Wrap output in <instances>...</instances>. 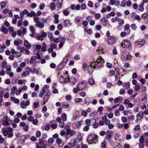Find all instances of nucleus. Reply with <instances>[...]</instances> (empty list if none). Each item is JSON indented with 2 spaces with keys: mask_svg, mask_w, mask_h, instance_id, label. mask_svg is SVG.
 I'll return each mask as SVG.
<instances>
[{
  "mask_svg": "<svg viewBox=\"0 0 148 148\" xmlns=\"http://www.w3.org/2000/svg\"><path fill=\"white\" fill-rule=\"evenodd\" d=\"M121 46L123 48H129L132 46V43L128 40H124L121 44Z\"/></svg>",
  "mask_w": 148,
  "mask_h": 148,
  "instance_id": "2",
  "label": "nucleus"
},
{
  "mask_svg": "<svg viewBox=\"0 0 148 148\" xmlns=\"http://www.w3.org/2000/svg\"><path fill=\"white\" fill-rule=\"evenodd\" d=\"M65 66V64L63 65H62L60 64H59L58 66V68L57 69V70L60 71Z\"/></svg>",
  "mask_w": 148,
  "mask_h": 148,
  "instance_id": "47",
  "label": "nucleus"
},
{
  "mask_svg": "<svg viewBox=\"0 0 148 148\" xmlns=\"http://www.w3.org/2000/svg\"><path fill=\"white\" fill-rule=\"evenodd\" d=\"M13 129L10 127H7L6 128H3L2 130V132L4 136L8 135L9 138L12 137L13 135Z\"/></svg>",
  "mask_w": 148,
  "mask_h": 148,
  "instance_id": "1",
  "label": "nucleus"
},
{
  "mask_svg": "<svg viewBox=\"0 0 148 148\" xmlns=\"http://www.w3.org/2000/svg\"><path fill=\"white\" fill-rule=\"evenodd\" d=\"M11 101H14L15 103H18L19 102V101L18 99H15L14 97H12L10 98Z\"/></svg>",
  "mask_w": 148,
  "mask_h": 148,
  "instance_id": "38",
  "label": "nucleus"
},
{
  "mask_svg": "<svg viewBox=\"0 0 148 148\" xmlns=\"http://www.w3.org/2000/svg\"><path fill=\"white\" fill-rule=\"evenodd\" d=\"M96 138L95 135H89L87 138V141L89 143V142L92 141L93 140L95 139Z\"/></svg>",
  "mask_w": 148,
  "mask_h": 148,
  "instance_id": "12",
  "label": "nucleus"
},
{
  "mask_svg": "<svg viewBox=\"0 0 148 148\" xmlns=\"http://www.w3.org/2000/svg\"><path fill=\"white\" fill-rule=\"evenodd\" d=\"M48 37L50 38V40H53V34L52 33L49 32L48 33Z\"/></svg>",
  "mask_w": 148,
  "mask_h": 148,
  "instance_id": "50",
  "label": "nucleus"
},
{
  "mask_svg": "<svg viewBox=\"0 0 148 148\" xmlns=\"http://www.w3.org/2000/svg\"><path fill=\"white\" fill-rule=\"evenodd\" d=\"M75 143L76 141L75 139H71L69 143V147L71 148L72 147H74L75 145Z\"/></svg>",
  "mask_w": 148,
  "mask_h": 148,
  "instance_id": "13",
  "label": "nucleus"
},
{
  "mask_svg": "<svg viewBox=\"0 0 148 148\" xmlns=\"http://www.w3.org/2000/svg\"><path fill=\"white\" fill-rule=\"evenodd\" d=\"M66 40V39L64 37H62L61 38V39L60 40V43L59 44V47L60 48H61L62 47L63 44L64 43V41Z\"/></svg>",
  "mask_w": 148,
  "mask_h": 148,
  "instance_id": "18",
  "label": "nucleus"
},
{
  "mask_svg": "<svg viewBox=\"0 0 148 148\" xmlns=\"http://www.w3.org/2000/svg\"><path fill=\"white\" fill-rule=\"evenodd\" d=\"M49 86L47 85H45L43 87L42 90L40 92H45L46 90L47 91L46 92H50V90H48Z\"/></svg>",
  "mask_w": 148,
  "mask_h": 148,
  "instance_id": "11",
  "label": "nucleus"
},
{
  "mask_svg": "<svg viewBox=\"0 0 148 148\" xmlns=\"http://www.w3.org/2000/svg\"><path fill=\"white\" fill-rule=\"evenodd\" d=\"M36 26L40 28H42L44 27V25L43 23H41L40 21H38L36 23Z\"/></svg>",
  "mask_w": 148,
  "mask_h": 148,
  "instance_id": "22",
  "label": "nucleus"
},
{
  "mask_svg": "<svg viewBox=\"0 0 148 148\" xmlns=\"http://www.w3.org/2000/svg\"><path fill=\"white\" fill-rule=\"evenodd\" d=\"M50 96L49 93H46L45 95H44V100L45 101H47Z\"/></svg>",
  "mask_w": 148,
  "mask_h": 148,
  "instance_id": "28",
  "label": "nucleus"
},
{
  "mask_svg": "<svg viewBox=\"0 0 148 148\" xmlns=\"http://www.w3.org/2000/svg\"><path fill=\"white\" fill-rule=\"evenodd\" d=\"M88 66V64H86V63L84 62L83 63L82 66V69L84 71H85L86 70V69L87 68Z\"/></svg>",
  "mask_w": 148,
  "mask_h": 148,
  "instance_id": "43",
  "label": "nucleus"
},
{
  "mask_svg": "<svg viewBox=\"0 0 148 148\" xmlns=\"http://www.w3.org/2000/svg\"><path fill=\"white\" fill-rule=\"evenodd\" d=\"M81 18V17L79 16L77 17L75 20V22L77 24H78V23L80 22Z\"/></svg>",
  "mask_w": 148,
  "mask_h": 148,
  "instance_id": "48",
  "label": "nucleus"
},
{
  "mask_svg": "<svg viewBox=\"0 0 148 148\" xmlns=\"http://www.w3.org/2000/svg\"><path fill=\"white\" fill-rule=\"evenodd\" d=\"M66 79V81L68 82L69 84L71 86L74 85L77 82V79L73 76L71 77L70 78L68 76Z\"/></svg>",
  "mask_w": 148,
  "mask_h": 148,
  "instance_id": "3",
  "label": "nucleus"
},
{
  "mask_svg": "<svg viewBox=\"0 0 148 148\" xmlns=\"http://www.w3.org/2000/svg\"><path fill=\"white\" fill-rule=\"evenodd\" d=\"M17 49H19L21 52H23L25 50V49L24 47H21V46L18 47V48Z\"/></svg>",
  "mask_w": 148,
  "mask_h": 148,
  "instance_id": "58",
  "label": "nucleus"
},
{
  "mask_svg": "<svg viewBox=\"0 0 148 148\" xmlns=\"http://www.w3.org/2000/svg\"><path fill=\"white\" fill-rule=\"evenodd\" d=\"M88 84L87 82L86 81H83L81 82L78 84L77 85L79 88V89L82 90V89L85 88Z\"/></svg>",
  "mask_w": 148,
  "mask_h": 148,
  "instance_id": "6",
  "label": "nucleus"
},
{
  "mask_svg": "<svg viewBox=\"0 0 148 148\" xmlns=\"http://www.w3.org/2000/svg\"><path fill=\"white\" fill-rule=\"evenodd\" d=\"M145 42V39L143 40L140 42L138 41V42H137V41H136V42H135V47L137 48L140 47L144 45Z\"/></svg>",
  "mask_w": 148,
  "mask_h": 148,
  "instance_id": "4",
  "label": "nucleus"
},
{
  "mask_svg": "<svg viewBox=\"0 0 148 148\" xmlns=\"http://www.w3.org/2000/svg\"><path fill=\"white\" fill-rule=\"evenodd\" d=\"M36 39L37 40H41V41H42L44 40L43 38L42 37V36L40 35L39 36L37 37L36 36Z\"/></svg>",
  "mask_w": 148,
  "mask_h": 148,
  "instance_id": "53",
  "label": "nucleus"
},
{
  "mask_svg": "<svg viewBox=\"0 0 148 148\" xmlns=\"http://www.w3.org/2000/svg\"><path fill=\"white\" fill-rule=\"evenodd\" d=\"M57 45L55 44L52 43L50 45V47L53 49H56L57 47Z\"/></svg>",
  "mask_w": 148,
  "mask_h": 148,
  "instance_id": "61",
  "label": "nucleus"
},
{
  "mask_svg": "<svg viewBox=\"0 0 148 148\" xmlns=\"http://www.w3.org/2000/svg\"><path fill=\"white\" fill-rule=\"evenodd\" d=\"M86 31L88 34H91L92 33V29H89L88 30H87L86 29H84V31Z\"/></svg>",
  "mask_w": 148,
  "mask_h": 148,
  "instance_id": "60",
  "label": "nucleus"
},
{
  "mask_svg": "<svg viewBox=\"0 0 148 148\" xmlns=\"http://www.w3.org/2000/svg\"><path fill=\"white\" fill-rule=\"evenodd\" d=\"M1 31L4 34H6L8 33V29L4 27V26H3L1 29H0Z\"/></svg>",
  "mask_w": 148,
  "mask_h": 148,
  "instance_id": "27",
  "label": "nucleus"
},
{
  "mask_svg": "<svg viewBox=\"0 0 148 148\" xmlns=\"http://www.w3.org/2000/svg\"><path fill=\"white\" fill-rule=\"evenodd\" d=\"M56 7V4L53 3H51L50 4V7L52 10H54Z\"/></svg>",
  "mask_w": 148,
  "mask_h": 148,
  "instance_id": "36",
  "label": "nucleus"
},
{
  "mask_svg": "<svg viewBox=\"0 0 148 148\" xmlns=\"http://www.w3.org/2000/svg\"><path fill=\"white\" fill-rule=\"evenodd\" d=\"M132 29L134 30H135L137 28V26L135 24H132L131 25Z\"/></svg>",
  "mask_w": 148,
  "mask_h": 148,
  "instance_id": "51",
  "label": "nucleus"
},
{
  "mask_svg": "<svg viewBox=\"0 0 148 148\" xmlns=\"http://www.w3.org/2000/svg\"><path fill=\"white\" fill-rule=\"evenodd\" d=\"M70 21L69 20H64V25L65 27H67L68 25L70 23Z\"/></svg>",
  "mask_w": 148,
  "mask_h": 148,
  "instance_id": "32",
  "label": "nucleus"
},
{
  "mask_svg": "<svg viewBox=\"0 0 148 148\" xmlns=\"http://www.w3.org/2000/svg\"><path fill=\"white\" fill-rule=\"evenodd\" d=\"M143 112H140L137 115V121L138 120H140L143 117Z\"/></svg>",
  "mask_w": 148,
  "mask_h": 148,
  "instance_id": "19",
  "label": "nucleus"
},
{
  "mask_svg": "<svg viewBox=\"0 0 148 148\" xmlns=\"http://www.w3.org/2000/svg\"><path fill=\"white\" fill-rule=\"evenodd\" d=\"M115 13L114 12H111L109 13L106 14V17L107 18H110V16H115Z\"/></svg>",
  "mask_w": 148,
  "mask_h": 148,
  "instance_id": "31",
  "label": "nucleus"
},
{
  "mask_svg": "<svg viewBox=\"0 0 148 148\" xmlns=\"http://www.w3.org/2000/svg\"><path fill=\"white\" fill-rule=\"evenodd\" d=\"M123 98L121 97H117L114 99V102L115 103H116L118 102H121L123 100Z\"/></svg>",
  "mask_w": 148,
  "mask_h": 148,
  "instance_id": "17",
  "label": "nucleus"
},
{
  "mask_svg": "<svg viewBox=\"0 0 148 148\" xmlns=\"http://www.w3.org/2000/svg\"><path fill=\"white\" fill-rule=\"evenodd\" d=\"M36 57L35 56H33L31 57L30 61V64H32L36 61Z\"/></svg>",
  "mask_w": 148,
  "mask_h": 148,
  "instance_id": "29",
  "label": "nucleus"
},
{
  "mask_svg": "<svg viewBox=\"0 0 148 148\" xmlns=\"http://www.w3.org/2000/svg\"><path fill=\"white\" fill-rule=\"evenodd\" d=\"M95 66H94L93 67V69H92V64H90L88 67V73L90 75L92 74V72L94 71V69H95L96 68V63H95Z\"/></svg>",
  "mask_w": 148,
  "mask_h": 148,
  "instance_id": "9",
  "label": "nucleus"
},
{
  "mask_svg": "<svg viewBox=\"0 0 148 148\" xmlns=\"http://www.w3.org/2000/svg\"><path fill=\"white\" fill-rule=\"evenodd\" d=\"M112 136L111 133L109 131L107 132L106 133V138L108 139H110Z\"/></svg>",
  "mask_w": 148,
  "mask_h": 148,
  "instance_id": "42",
  "label": "nucleus"
},
{
  "mask_svg": "<svg viewBox=\"0 0 148 148\" xmlns=\"http://www.w3.org/2000/svg\"><path fill=\"white\" fill-rule=\"evenodd\" d=\"M131 56L129 55H126L125 54H122L121 56V59L123 60H130L131 59Z\"/></svg>",
  "mask_w": 148,
  "mask_h": 148,
  "instance_id": "10",
  "label": "nucleus"
},
{
  "mask_svg": "<svg viewBox=\"0 0 148 148\" xmlns=\"http://www.w3.org/2000/svg\"><path fill=\"white\" fill-rule=\"evenodd\" d=\"M129 34V32L128 33L126 32H122L121 33L120 35L121 37H123Z\"/></svg>",
  "mask_w": 148,
  "mask_h": 148,
  "instance_id": "34",
  "label": "nucleus"
},
{
  "mask_svg": "<svg viewBox=\"0 0 148 148\" xmlns=\"http://www.w3.org/2000/svg\"><path fill=\"white\" fill-rule=\"evenodd\" d=\"M140 129V126L139 125H137L134 127V130L135 131L139 130Z\"/></svg>",
  "mask_w": 148,
  "mask_h": 148,
  "instance_id": "59",
  "label": "nucleus"
},
{
  "mask_svg": "<svg viewBox=\"0 0 148 148\" xmlns=\"http://www.w3.org/2000/svg\"><path fill=\"white\" fill-rule=\"evenodd\" d=\"M10 119L7 116H4L1 122L2 123V125H4L6 126L10 125V124L8 122L10 121Z\"/></svg>",
  "mask_w": 148,
  "mask_h": 148,
  "instance_id": "5",
  "label": "nucleus"
},
{
  "mask_svg": "<svg viewBox=\"0 0 148 148\" xmlns=\"http://www.w3.org/2000/svg\"><path fill=\"white\" fill-rule=\"evenodd\" d=\"M144 5V3L143 2H142L139 5V7L138 8V10L140 11H143L144 10V8L143 6Z\"/></svg>",
  "mask_w": 148,
  "mask_h": 148,
  "instance_id": "30",
  "label": "nucleus"
},
{
  "mask_svg": "<svg viewBox=\"0 0 148 148\" xmlns=\"http://www.w3.org/2000/svg\"><path fill=\"white\" fill-rule=\"evenodd\" d=\"M86 5L85 3H82L81 5V10H84L86 8Z\"/></svg>",
  "mask_w": 148,
  "mask_h": 148,
  "instance_id": "56",
  "label": "nucleus"
},
{
  "mask_svg": "<svg viewBox=\"0 0 148 148\" xmlns=\"http://www.w3.org/2000/svg\"><path fill=\"white\" fill-rule=\"evenodd\" d=\"M101 21L103 25L106 26L107 24L108 21L105 17H103L101 19Z\"/></svg>",
  "mask_w": 148,
  "mask_h": 148,
  "instance_id": "15",
  "label": "nucleus"
},
{
  "mask_svg": "<svg viewBox=\"0 0 148 148\" xmlns=\"http://www.w3.org/2000/svg\"><path fill=\"white\" fill-rule=\"evenodd\" d=\"M141 18L144 20H145L146 19L148 18V12H146L142 14L141 16Z\"/></svg>",
  "mask_w": 148,
  "mask_h": 148,
  "instance_id": "23",
  "label": "nucleus"
},
{
  "mask_svg": "<svg viewBox=\"0 0 148 148\" xmlns=\"http://www.w3.org/2000/svg\"><path fill=\"white\" fill-rule=\"evenodd\" d=\"M115 36H111L108 39V42L109 45H113L115 42Z\"/></svg>",
  "mask_w": 148,
  "mask_h": 148,
  "instance_id": "8",
  "label": "nucleus"
},
{
  "mask_svg": "<svg viewBox=\"0 0 148 148\" xmlns=\"http://www.w3.org/2000/svg\"><path fill=\"white\" fill-rule=\"evenodd\" d=\"M56 142L59 147H62V140L60 139H58L56 140Z\"/></svg>",
  "mask_w": 148,
  "mask_h": 148,
  "instance_id": "39",
  "label": "nucleus"
},
{
  "mask_svg": "<svg viewBox=\"0 0 148 148\" xmlns=\"http://www.w3.org/2000/svg\"><path fill=\"white\" fill-rule=\"evenodd\" d=\"M6 1H4L1 2L0 3V5L1 7V8L2 9L6 5Z\"/></svg>",
  "mask_w": 148,
  "mask_h": 148,
  "instance_id": "40",
  "label": "nucleus"
},
{
  "mask_svg": "<svg viewBox=\"0 0 148 148\" xmlns=\"http://www.w3.org/2000/svg\"><path fill=\"white\" fill-rule=\"evenodd\" d=\"M29 75V73L28 71H26L23 72V73L21 74V76L24 77V76H26Z\"/></svg>",
  "mask_w": 148,
  "mask_h": 148,
  "instance_id": "41",
  "label": "nucleus"
},
{
  "mask_svg": "<svg viewBox=\"0 0 148 148\" xmlns=\"http://www.w3.org/2000/svg\"><path fill=\"white\" fill-rule=\"evenodd\" d=\"M125 0H122L121 2V6L123 7H125Z\"/></svg>",
  "mask_w": 148,
  "mask_h": 148,
  "instance_id": "64",
  "label": "nucleus"
},
{
  "mask_svg": "<svg viewBox=\"0 0 148 148\" xmlns=\"http://www.w3.org/2000/svg\"><path fill=\"white\" fill-rule=\"evenodd\" d=\"M115 73L114 71L113 70H110L109 72V75L110 77L113 76Z\"/></svg>",
  "mask_w": 148,
  "mask_h": 148,
  "instance_id": "45",
  "label": "nucleus"
},
{
  "mask_svg": "<svg viewBox=\"0 0 148 148\" xmlns=\"http://www.w3.org/2000/svg\"><path fill=\"white\" fill-rule=\"evenodd\" d=\"M118 21L119 22H120L118 23V24L119 26L121 25L124 23V21L123 19H119L118 20Z\"/></svg>",
  "mask_w": 148,
  "mask_h": 148,
  "instance_id": "55",
  "label": "nucleus"
},
{
  "mask_svg": "<svg viewBox=\"0 0 148 148\" xmlns=\"http://www.w3.org/2000/svg\"><path fill=\"white\" fill-rule=\"evenodd\" d=\"M45 6V4L44 3H42L40 4L39 6V9L40 10H42L44 9Z\"/></svg>",
  "mask_w": 148,
  "mask_h": 148,
  "instance_id": "52",
  "label": "nucleus"
},
{
  "mask_svg": "<svg viewBox=\"0 0 148 148\" xmlns=\"http://www.w3.org/2000/svg\"><path fill=\"white\" fill-rule=\"evenodd\" d=\"M23 129L25 131H27L29 129V126L28 125H25L23 128Z\"/></svg>",
  "mask_w": 148,
  "mask_h": 148,
  "instance_id": "63",
  "label": "nucleus"
},
{
  "mask_svg": "<svg viewBox=\"0 0 148 148\" xmlns=\"http://www.w3.org/2000/svg\"><path fill=\"white\" fill-rule=\"evenodd\" d=\"M101 147L102 148H105L106 146V143L105 141H103V142L101 143Z\"/></svg>",
  "mask_w": 148,
  "mask_h": 148,
  "instance_id": "57",
  "label": "nucleus"
},
{
  "mask_svg": "<svg viewBox=\"0 0 148 148\" xmlns=\"http://www.w3.org/2000/svg\"><path fill=\"white\" fill-rule=\"evenodd\" d=\"M24 46L27 49H29L31 47V45L29 43L28 41L26 40H24Z\"/></svg>",
  "mask_w": 148,
  "mask_h": 148,
  "instance_id": "20",
  "label": "nucleus"
},
{
  "mask_svg": "<svg viewBox=\"0 0 148 148\" xmlns=\"http://www.w3.org/2000/svg\"><path fill=\"white\" fill-rule=\"evenodd\" d=\"M63 0H58L57 3L56 5L58 8H61L63 3Z\"/></svg>",
  "mask_w": 148,
  "mask_h": 148,
  "instance_id": "16",
  "label": "nucleus"
},
{
  "mask_svg": "<svg viewBox=\"0 0 148 148\" xmlns=\"http://www.w3.org/2000/svg\"><path fill=\"white\" fill-rule=\"evenodd\" d=\"M11 92H16L17 91V88L16 86H14L11 89Z\"/></svg>",
  "mask_w": 148,
  "mask_h": 148,
  "instance_id": "49",
  "label": "nucleus"
},
{
  "mask_svg": "<svg viewBox=\"0 0 148 148\" xmlns=\"http://www.w3.org/2000/svg\"><path fill=\"white\" fill-rule=\"evenodd\" d=\"M88 82L90 85H92L95 84V81L93 78H90L88 79Z\"/></svg>",
  "mask_w": 148,
  "mask_h": 148,
  "instance_id": "25",
  "label": "nucleus"
},
{
  "mask_svg": "<svg viewBox=\"0 0 148 148\" xmlns=\"http://www.w3.org/2000/svg\"><path fill=\"white\" fill-rule=\"evenodd\" d=\"M59 81L61 83H63L65 82H66V79L64 78L63 76H61L59 79Z\"/></svg>",
  "mask_w": 148,
  "mask_h": 148,
  "instance_id": "24",
  "label": "nucleus"
},
{
  "mask_svg": "<svg viewBox=\"0 0 148 148\" xmlns=\"http://www.w3.org/2000/svg\"><path fill=\"white\" fill-rule=\"evenodd\" d=\"M91 120H93L94 121H95V123L93 124V127L94 128H97L98 126V124L97 123H96L95 119L94 118H92Z\"/></svg>",
  "mask_w": 148,
  "mask_h": 148,
  "instance_id": "35",
  "label": "nucleus"
},
{
  "mask_svg": "<svg viewBox=\"0 0 148 148\" xmlns=\"http://www.w3.org/2000/svg\"><path fill=\"white\" fill-rule=\"evenodd\" d=\"M93 2L91 1H88V5L90 7H93Z\"/></svg>",
  "mask_w": 148,
  "mask_h": 148,
  "instance_id": "62",
  "label": "nucleus"
},
{
  "mask_svg": "<svg viewBox=\"0 0 148 148\" xmlns=\"http://www.w3.org/2000/svg\"><path fill=\"white\" fill-rule=\"evenodd\" d=\"M69 36H70V37L67 38V39L68 40H72L74 39V36L72 35V34H71L70 35L69 34Z\"/></svg>",
  "mask_w": 148,
  "mask_h": 148,
  "instance_id": "54",
  "label": "nucleus"
},
{
  "mask_svg": "<svg viewBox=\"0 0 148 148\" xmlns=\"http://www.w3.org/2000/svg\"><path fill=\"white\" fill-rule=\"evenodd\" d=\"M103 61H100V60H97L96 64H97V66L98 68H99L103 66Z\"/></svg>",
  "mask_w": 148,
  "mask_h": 148,
  "instance_id": "21",
  "label": "nucleus"
},
{
  "mask_svg": "<svg viewBox=\"0 0 148 148\" xmlns=\"http://www.w3.org/2000/svg\"><path fill=\"white\" fill-rule=\"evenodd\" d=\"M29 101L25 102L24 101H22L20 102V106L23 109L25 108L27 106L29 105Z\"/></svg>",
  "mask_w": 148,
  "mask_h": 148,
  "instance_id": "7",
  "label": "nucleus"
},
{
  "mask_svg": "<svg viewBox=\"0 0 148 148\" xmlns=\"http://www.w3.org/2000/svg\"><path fill=\"white\" fill-rule=\"evenodd\" d=\"M130 26L129 24H126L124 27V31L125 32H129V34H130L131 30L130 29Z\"/></svg>",
  "mask_w": 148,
  "mask_h": 148,
  "instance_id": "14",
  "label": "nucleus"
},
{
  "mask_svg": "<svg viewBox=\"0 0 148 148\" xmlns=\"http://www.w3.org/2000/svg\"><path fill=\"white\" fill-rule=\"evenodd\" d=\"M123 86L124 89H127L130 87V83L129 82H127V83H123Z\"/></svg>",
  "mask_w": 148,
  "mask_h": 148,
  "instance_id": "26",
  "label": "nucleus"
},
{
  "mask_svg": "<svg viewBox=\"0 0 148 148\" xmlns=\"http://www.w3.org/2000/svg\"><path fill=\"white\" fill-rule=\"evenodd\" d=\"M42 46L43 47L41 49V51L42 52H44L46 50V46L44 42L42 44Z\"/></svg>",
  "mask_w": 148,
  "mask_h": 148,
  "instance_id": "44",
  "label": "nucleus"
},
{
  "mask_svg": "<svg viewBox=\"0 0 148 148\" xmlns=\"http://www.w3.org/2000/svg\"><path fill=\"white\" fill-rule=\"evenodd\" d=\"M28 69H30L29 72H30L35 73H36V74H39V72L38 70H36L35 69H34L32 70V69H30L29 67Z\"/></svg>",
  "mask_w": 148,
  "mask_h": 148,
  "instance_id": "37",
  "label": "nucleus"
},
{
  "mask_svg": "<svg viewBox=\"0 0 148 148\" xmlns=\"http://www.w3.org/2000/svg\"><path fill=\"white\" fill-rule=\"evenodd\" d=\"M61 117L63 121H66L67 119V116L66 113H64L62 114L61 116Z\"/></svg>",
  "mask_w": 148,
  "mask_h": 148,
  "instance_id": "33",
  "label": "nucleus"
},
{
  "mask_svg": "<svg viewBox=\"0 0 148 148\" xmlns=\"http://www.w3.org/2000/svg\"><path fill=\"white\" fill-rule=\"evenodd\" d=\"M7 62L6 61H3L2 63V69H4L6 68V66H7Z\"/></svg>",
  "mask_w": 148,
  "mask_h": 148,
  "instance_id": "46",
  "label": "nucleus"
}]
</instances>
